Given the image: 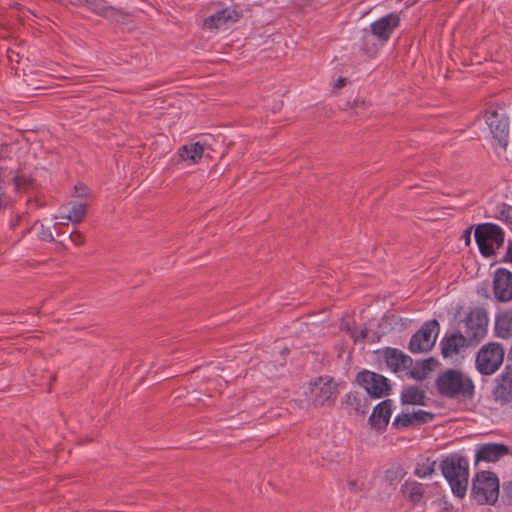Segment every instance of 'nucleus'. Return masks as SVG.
Wrapping results in <instances>:
<instances>
[{"instance_id": "obj_1", "label": "nucleus", "mask_w": 512, "mask_h": 512, "mask_svg": "<svg viewBox=\"0 0 512 512\" xmlns=\"http://www.w3.org/2000/svg\"><path fill=\"white\" fill-rule=\"evenodd\" d=\"M440 468L453 494L459 498H463L468 487V460L465 457L452 454L441 461Z\"/></svg>"}, {"instance_id": "obj_2", "label": "nucleus", "mask_w": 512, "mask_h": 512, "mask_svg": "<svg viewBox=\"0 0 512 512\" xmlns=\"http://www.w3.org/2000/svg\"><path fill=\"white\" fill-rule=\"evenodd\" d=\"M439 392L447 397L472 398L474 384L472 380L457 370H447L437 379Z\"/></svg>"}, {"instance_id": "obj_3", "label": "nucleus", "mask_w": 512, "mask_h": 512, "mask_svg": "<svg viewBox=\"0 0 512 512\" xmlns=\"http://www.w3.org/2000/svg\"><path fill=\"white\" fill-rule=\"evenodd\" d=\"M499 496V480L493 472L482 471L472 481L471 497L478 504H494Z\"/></svg>"}, {"instance_id": "obj_4", "label": "nucleus", "mask_w": 512, "mask_h": 512, "mask_svg": "<svg viewBox=\"0 0 512 512\" xmlns=\"http://www.w3.org/2000/svg\"><path fill=\"white\" fill-rule=\"evenodd\" d=\"M505 351L501 344L490 342L483 345L476 354L475 367L482 375L494 374L503 364Z\"/></svg>"}, {"instance_id": "obj_5", "label": "nucleus", "mask_w": 512, "mask_h": 512, "mask_svg": "<svg viewBox=\"0 0 512 512\" xmlns=\"http://www.w3.org/2000/svg\"><path fill=\"white\" fill-rule=\"evenodd\" d=\"M474 237L481 254L486 257L494 255L504 243L503 230L493 223L478 225Z\"/></svg>"}, {"instance_id": "obj_6", "label": "nucleus", "mask_w": 512, "mask_h": 512, "mask_svg": "<svg viewBox=\"0 0 512 512\" xmlns=\"http://www.w3.org/2000/svg\"><path fill=\"white\" fill-rule=\"evenodd\" d=\"M488 316L483 308L476 307L466 315L463 320V331L461 332L472 346L480 343L487 335Z\"/></svg>"}, {"instance_id": "obj_7", "label": "nucleus", "mask_w": 512, "mask_h": 512, "mask_svg": "<svg viewBox=\"0 0 512 512\" xmlns=\"http://www.w3.org/2000/svg\"><path fill=\"white\" fill-rule=\"evenodd\" d=\"M305 394L314 406H331L337 398L338 385L332 379L319 377L309 383Z\"/></svg>"}, {"instance_id": "obj_8", "label": "nucleus", "mask_w": 512, "mask_h": 512, "mask_svg": "<svg viewBox=\"0 0 512 512\" xmlns=\"http://www.w3.org/2000/svg\"><path fill=\"white\" fill-rule=\"evenodd\" d=\"M440 327L437 320L426 321L410 339L409 350L412 353H426L430 351L437 339Z\"/></svg>"}, {"instance_id": "obj_9", "label": "nucleus", "mask_w": 512, "mask_h": 512, "mask_svg": "<svg viewBox=\"0 0 512 512\" xmlns=\"http://www.w3.org/2000/svg\"><path fill=\"white\" fill-rule=\"evenodd\" d=\"M485 122L489 127L492 137L498 144L506 149L510 137L509 117L503 110H491L485 113Z\"/></svg>"}, {"instance_id": "obj_10", "label": "nucleus", "mask_w": 512, "mask_h": 512, "mask_svg": "<svg viewBox=\"0 0 512 512\" xmlns=\"http://www.w3.org/2000/svg\"><path fill=\"white\" fill-rule=\"evenodd\" d=\"M357 381L370 396L375 398L388 395L391 389L386 377L368 370L359 372Z\"/></svg>"}, {"instance_id": "obj_11", "label": "nucleus", "mask_w": 512, "mask_h": 512, "mask_svg": "<svg viewBox=\"0 0 512 512\" xmlns=\"http://www.w3.org/2000/svg\"><path fill=\"white\" fill-rule=\"evenodd\" d=\"M241 11L235 7H226L214 13L204 20L203 27L207 30L227 29L236 23L241 17Z\"/></svg>"}, {"instance_id": "obj_12", "label": "nucleus", "mask_w": 512, "mask_h": 512, "mask_svg": "<svg viewBox=\"0 0 512 512\" xmlns=\"http://www.w3.org/2000/svg\"><path fill=\"white\" fill-rule=\"evenodd\" d=\"M400 25V17L389 13L370 24L371 34L382 43H386Z\"/></svg>"}, {"instance_id": "obj_13", "label": "nucleus", "mask_w": 512, "mask_h": 512, "mask_svg": "<svg viewBox=\"0 0 512 512\" xmlns=\"http://www.w3.org/2000/svg\"><path fill=\"white\" fill-rule=\"evenodd\" d=\"M493 292L500 302L512 300V273L504 268L496 270L493 279Z\"/></svg>"}, {"instance_id": "obj_14", "label": "nucleus", "mask_w": 512, "mask_h": 512, "mask_svg": "<svg viewBox=\"0 0 512 512\" xmlns=\"http://www.w3.org/2000/svg\"><path fill=\"white\" fill-rule=\"evenodd\" d=\"M497 385L493 390L494 400L502 405L512 402V368L506 365L503 372L496 378Z\"/></svg>"}, {"instance_id": "obj_15", "label": "nucleus", "mask_w": 512, "mask_h": 512, "mask_svg": "<svg viewBox=\"0 0 512 512\" xmlns=\"http://www.w3.org/2000/svg\"><path fill=\"white\" fill-rule=\"evenodd\" d=\"M381 354L387 366L393 372L403 371L412 366V358L399 349L386 347L381 351Z\"/></svg>"}, {"instance_id": "obj_16", "label": "nucleus", "mask_w": 512, "mask_h": 512, "mask_svg": "<svg viewBox=\"0 0 512 512\" xmlns=\"http://www.w3.org/2000/svg\"><path fill=\"white\" fill-rule=\"evenodd\" d=\"M510 453V448L502 443H486L478 446L476 451V462H496Z\"/></svg>"}, {"instance_id": "obj_17", "label": "nucleus", "mask_w": 512, "mask_h": 512, "mask_svg": "<svg viewBox=\"0 0 512 512\" xmlns=\"http://www.w3.org/2000/svg\"><path fill=\"white\" fill-rule=\"evenodd\" d=\"M467 346L472 345L461 332H457L442 339L441 352L444 358L453 357Z\"/></svg>"}, {"instance_id": "obj_18", "label": "nucleus", "mask_w": 512, "mask_h": 512, "mask_svg": "<svg viewBox=\"0 0 512 512\" xmlns=\"http://www.w3.org/2000/svg\"><path fill=\"white\" fill-rule=\"evenodd\" d=\"M392 414V401L384 400L374 409L369 418V423L376 430L384 429L390 420Z\"/></svg>"}, {"instance_id": "obj_19", "label": "nucleus", "mask_w": 512, "mask_h": 512, "mask_svg": "<svg viewBox=\"0 0 512 512\" xmlns=\"http://www.w3.org/2000/svg\"><path fill=\"white\" fill-rule=\"evenodd\" d=\"M345 409L349 412L365 414L368 410L366 398L358 392H349L344 398Z\"/></svg>"}, {"instance_id": "obj_20", "label": "nucleus", "mask_w": 512, "mask_h": 512, "mask_svg": "<svg viewBox=\"0 0 512 512\" xmlns=\"http://www.w3.org/2000/svg\"><path fill=\"white\" fill-rule=\"evenodd\" d=\"M204 145L199 142H193L182 146L179 150V156L183 161L192 164L197 163L203 156Z\"/></svg>"}, {"instance_id": "obj_21", "label": "nucleus", "mask_w": 512, "mask_h": 512, "mask_svg": "<svg viewBox=\"0 0 512 512\" xmlns=\"http://www.w3.org/2000/svg\"><path fill=\"white\" fill-rule=\"evenodd\" d=\"M495 329L501 338L512 335V311H506L496 317Z\"/></svg>"}, {"instance_id": "obj_22", "label": "nucleus", "mask_w": 512, "mask_h": 512, "mask_svg": "<svg viewBox=\"0 0 512 512\" xmlns=\"http://www.w3.org/2000/svg\"><path fill=\"white\" fill-rule=\"evenodd\" d=\"M87 213V204L83 202H74L71 203V208L69 209V213L66 215H62L59 218L66 219V221H70L73 224L81 223ZM58 217L55 216L54 219Z\"/></svg>"}, {"instance_id": "obj_23", "label": "nucleus", "mask_w": 512, "mask_h": 512, "mask_svg": "<svg viewBox=\"0 0 512 512\" xmlns=\"http://www.w3.org/2000/svg\"><path fill=\"white\" fill-rule=\"evenodd\" d=\"M426 395L423 390L418 387H408L401 394L403 404L424 405Z\"/></svg>"}, {"instance_id": "obj_24", "label": "nucleus", "mask_w": 512, "mask_h": 512, "mask_svg": "<svg viewBox=\"0 0 512 512\" xmlns=\"http://www.w3.org/2000/svg\"><path fill=\"white\" fill-rule=\"evenodd\" d=\"M409 500L413 504H418L424 495V486L418 482H411L405 485Z\"/></svg>"}, {"instance_id": "obj_25", "label": "nucleus", "mask_w": 512, "mask_h": 512, "mask_svg": "<svg viewBox=\"0 0 512 512\" xmlns=\"http://www.w3.org/2000/svg\"><path fill=\"white\" fill-rule=\"evenodd\" d=\"M435 470V461H430L426 459L422 463H417L414 474L420 478H425L430 476Z\"/></svg>"}, {"instance_id": "obj_26", "label": "nucleus", "mask_w": 512, "mask_h": 512, "mask_svg": "<svg viewBox=\"0 0 512 512\" xmlns=\"http://www.w3.org/2000/svg\"><path fill=\"white\" fill-rule=\"evenodd\" d=\"M411 413V418L413 419L416 426L429 423L433 421L434 414L422 409L414 410Z\"/></svg>"}, {"instance_id": "obj_27", "label": "nucleus", "mask_w": 512, "mask_h": 512, "mask_svg": "<svg viewBox=\"0 0 512 512\" xmlns=\"http://www.w3.org/2000/svg\"><path fill=\"white\" fill-rule=\"evenodd\" d=\"M348 487L352 493H365L368 491V484L365 478H349Z\"/></svg>"}, {"instance_id": "obj_28", "label": "nucleus", "mask_w": 512, "mask_h": 512, "mask_svg": "<svg viewBox=\"0 0 512 512\" xmlns=\"http://www.w3.org/2000/svg\"><path fill=\"white\" fill-rule=\"evenodd\" d=\"M392 425L396 428H407L416 426L413 419L411 418L410 412H403L401 414H398L395 417Z\"/></svg>"}, {"instance_id": "obj_29", "label": "nucleus", "mask_w": 512, "mask_h": 512, "mask_svg": "<svg viewBox=\"0 0 512 512\" xmlns=\"http://www.w3.org/2000/svg\"><path fill=\"white\" fill-rule=\"evenodd\" d=\"M70 240L77 246H81L85 243V236L82 232L75 230L73 231L70 236Z\"/></svg>"}, {"instance_id": "obj_30", "label": "nucleus", "mask_w": 512, "mask_h": 512, "mask_svg": "<svg viewBox=\"0 0 512 512\" xmlns=\"http://www.w3.org/2000/svg\"><path fill=\"white\" fill-rule=\"evenodd\" d=\"M39 237L43 241L52 242L54 240L53 234L48 227L41 225Z\"/></svg>"}, {"instance_id": "obj_31", "label": "nucleus", "mask_w": 512, "mask_h": 512, "mask_svg": "<svg viewBox=\"0 0 512 512\" xmlns=\"http://www.w3.org/2000/svg\"><path fill=\"white\" fill-rule=\"evenodd\" d=\"M503 492L508 501L512 503V479L504 483Z\"/></svg>"}, {"instance_id": "obj_32", "label": "nucleus", "mask_w": 512, "mask_h": 512, "mask_svg": "<svg viewBox=\"0 0 512 512\" xmlns=\"http://www.w3.org/2000/svg\"><path fill=\"white\" fill-rule=\"evenodd\" d=\"M90 9L97 14L103 15L108 10V7L103 4L91 3Z\"/></svg>"}, {"instance_id": "obj_33", "label": "nucleus", "mask_w": 512, "mask_h": 512, "mask_svg": "<svg viewBox=\"0 0 512 512\" xmlns=\"http://www.w3.org/2000/svg\"><path fill=\"white\" fill-rule=\"evenodd\" d=\"M346 84V79L343 77L338 78V80L335 82V88H342Z\"/></svg>"}, {"instance_id": "obj_34", "label": "nucleus", "mask_w": 512, "mask_h": 512, "mask_svg": "<svg viewBox=\"0 0 512 512\" xmlns=\"http://www.w3.org/2000/svg\"><path fill=\"white\" fill-rule=\"evenodd\" d=\"M506 258L509 259L510 261H512V241L508 242Z\"/></svg>"}, {"instance_id": "obj_35", "label": "nucleus", "mask_w": 512, "mask_h": 512, "mask_svg": "<svg viewBox=\"0 0 512 512\" xmlns=\"http://www.w3.org/2000/svg\"><path fill=\"white\" fill-rule=\"evenodd\" d=\"M508 358H509V364H507V365L512 368V345H511V348L509 350Z\"/></svg>"}, {"instance_id": "obj_36", "label": "nucleus", "mask_w": 512, "mask_h": 512, "mask_svg": "<svg viewBox=\"0 0 512 512\" xmlns=\"http://www.w3.org/2000/svg\"><path fill=\"white\" fill-rule=\"evenodd\" d=\"M465 239H466V243L470 242V230L469 229L465 231Z\"/></svg>"}, {"instance_id": "obj_37", "label": "nucleus", "mask_w": 512, "mask_h": 512, "mask_svg": "<svg viewBox=\"0 0 512 512\" xmlns=\"http://www.w3.org/2000/svg\"><path fill=\"white\" fill-rule=\"evenodd\" d=\"M75 190H76V192H77V196H79V197L86 196V194H85V193H83V192H80V191H79V189H78V187H77V186L75 187Z\"/></svg>"}, {"instance_id": "obj_38", "label": "nucleus", "mask_w": 512, "mask_h": 512, "mask_svg": "<svg viewBox=\"0 0 512 512\" xmlns=\"http://www.w3.org/2000/svg\"><path fill=\"white\" fill-rule=\"evenodd\" d=\"M367 333H368L367 330H362L361 333H360V337L362 339H365L367 337Z\"/></svg>"}, {"instance_id": "obj_39", "label": "nucleus", "mask_w": 512, "mask_h": 512, "mask_svg": "<svg viewBox=\"0 0 512 512\" xmlns=\"http://www.w3.org/2000/svg\"><path fill=\"white\" fill-rule=\"evenodd\" d=\"M423 372H426L428 370H431V367H422Z\"/></svg>"}, {"instance_id": "obj_40", "label": "nucleus", "mask_w": 512, "mask_h": 512, "mask_svg": "<svg viewBox=\"0 0 512 512\" xmlns=\"http://www.w3.org/2000/svg\"><path fill=\"white\" fill-rule=\"evenodd\" d=\"M69 221H66V219H63V222H60L59 224L66 225Z\"/></svg>"}, {"instance_id": "obj_41", "label": "nucleus", "mask_w": 512, "mask_h": 512, "mask_svg": "<svg viewBox=\"0 0 512 512\" xmlns=\"http://www.w3.org/2000/svg\"><path fill=\"white\" fill-rule=\"evenodd\" d=\"M70 204L63 205V208H68Z\"/></svg>"}]
</instances>
